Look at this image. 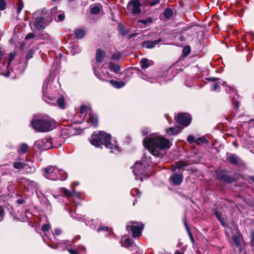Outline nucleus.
I'll return each instance as SVG.
<instances>
[{"label": "nucleus", "mask_w": 254, "mask_h": 254, "mask_svg": "<svg viewBox=\"0 0 254 254\" xmlns=\"http://www.w3.org/2000/svg\"><path fill=\"white\" fill-rule=\"evenodd\" d=\"M143 142L149 152L156 157H162L164 150L170 148L172 145L169 139L156 134L145 137Z\"/></svg>", "instance_id": "f257e3e1"}, {"label": "nucleus", "mask_w": 254, "mask_h": 254, "mask_svg": "<svg viewBox=\"0 0 254 254\" xmlns=\"http://www.w3.org/2000/svg\"><path fill=\"white\" fill-rule=\"evenodd\" d=\"M90 143L96 147L104 145L107 148L110 149V152L118 153L120 151V148L115 140H113L111 135L104 131H99L98 133H94L90 140Z\"/></svg>", "instance_id": "f03ea898"}, {"label": "nucleus", "mask_w": 254, "mask_h": 254, "mask_svg": "<svg viewBox=\"0 0 254 254\" xmlns=\"http://www.w3.org/2000/svg\"><path fill=\"white\" fill-rule=\"evenodd\" d=\"M32 17L30 25L32 28L38 30L45 29L52 21L51 13L45 8L35 12Z\"/></svg>", "instance_id": "7ed1b4c3"}, {"label": "nucleus", "mask_w": 254, "mask_h": 254, "mask_svg": "<svg viewBox=\"0 0 254 254\" xmlns=\"http://www.w3.org/2000/svg\"><path fill=\"white\" fill-rule=\"evenodd\" d=\"M52 79L49 77L45 80L42 87L43 97L45 100L48 103H51V101H57L58 106L62 109L65 108V103L64 98L60 97L56 99V97L54 96V86L52 85Z\"/></svg>", "instance_id": "20e7f679"}, {"label": "nucleus", "mask_w": 254, "mask_h": 254, "mask_svg": "<svg viewBox=\"0 0 254 254\" xmlns=\"http://www.w3.org/2000/svg\"><path fill=\"white\" fill-rule=\"evenodd\" d=\"M33 128L40 132H47L55 127V122L48 116L34 118L31 122Z\"/></svg>", "instance_id": "39448f33"}, {"label": "nucleus", "mask_w": 254, "mask_h": 254, "mask_svg": "<svg viewBox=\"0 0 254 254\" xmlns=\"http://www.w3.org/2000/svg\"><path fill=\"white\" fill-rule=\"evenodd\" d=\"M80 113L81 114L85 113L84 119L87 123H90L94 127L97 126V117L92 112L90 107H88L85 105L82 106L80 108Z\"/></svg>", "instance_id": "423d86ee"}, {"label": "nucleus", "mask_w": 254, "mask_h": 254, "mask_svg": "<svg viewBox=\"0 0 254 254\" xmlns=\"http://www.w3.org/2000/svg\"><path fill=\"white\" fill-rule=\"evenodd\" d=\"M143 227L144 225L142 223L138 224V223L131 222L127 223L126 228L128 231L132 232L133 238H138L140 236Z\"/></svg>", "instance_id": "0eeeda50"}, {"label": "nucleus", "mask_w": 254, "mask_h": 254, "mask_svg": "<svg viewBox=\"0 0 254 254\" xmlns=\"http://www.w3.org/2000/svg\"><path fill=\"white\" fill-rule=\"evenodd\" d=\"M146 169L147 167L143 164V163L141 162H136L134 164L132 170L133 174L136 177L135 179H140L141 181H142V176H145Z\"/></svg>", "instance_id": "6e6552de"}, {"label": "nucleus", "mask_w": 254, "mask_h": 254, "mask_svg": "<svg viewBox=\"0 0 254 254\" xmlns=\"http://www.w3.org/2000/svg\"><path fill=\"white\" fill-rule=\"evenodd\" d=\"M141 6L140 0H131L127 5V9L132 15H137L141 12Z\"/></svg>", "instance_id": "1a4fd4ad"}, {"label": "nucleus", "mask_w": 254, "mask_h": 254, "mask_svg": "<svg viewBox=\"0 0 254 254\" xmlns=\"http://www.w3.org/2000/svg\"><path fill=\"white\" fill-rule=\"evenodd\" d=\"M43 170L44 171L43 176L47 179L52 181H56V179H61L59 177H55L54 174H57V173H60V171H58L56 166H50L43 169Z\"/></svg>", "instance_id": "9d476101"}, {"label": "nucleus", "mask_w": 254, "mask_h": 254, "mask_svg": "<svg viewBox=\"0 0 254 254\" xmlns=\"http://www.w3.org/2000/svg\"><path fill=\"white\" fill-rule=\"evenodd\" d=\"M34 144L36 148L44 150L49 149L53 147L52 139L51 137L37 140Z\"/></svg>", "instance_id": "9b49d317"}, {"label": "nucleus", "mask_w": 254, "mask_h": 254, "mask_svg": "<svg viewBox=\"0 0 254 254\" xmlns=\"http://www.w3.org/2000/svg\"><path fill=\"white\" fill-rule=\"evenodd\" d=\"M105 57V53L103 51L100 49L97 50L95 58L97 65L96 66H94V74L98 78L100 79L101 78L102 75L98 70V68H99V66L100 65L101 63L103 62Z\"/></svg>", "instance_id": "f8f14e48"}, {"label": "nucleus", "mask_w": 254, "mask_h": 254, "mask_svg": "<svg viewBox=\"0 0 254 254\" xmlns=\"http://www.w3.org/2000/svg\"><path fill=\"white\" fill-rule=\"evenodd\" d=\"M191 118L188 113H180L177 116V123L184 127L188 126L191 122Z\"/></svg>", "instance_id": "ddd939ff"}, {"label": "nucleus", "mask_w": 254, "mask_h": 254, "mask_svg": "<svg viewBox=\"0 0 254 254\" xmlns=\"http://www.w3.org/2000/svg\"><path fill=\"white\" fill-rule=\"evenodd\" d=\"M226 159L230 163L234 165H241L244 164L242 160L235 154L230 153Z\"/></svg>", "instance_id": "4468645a"}, {"label": "nucleus", "mask_w": 254, "mask_h": 254, "mask_svg": "<svg viewBox=\"0 0 254 254\" xmlns=\"http://www.w3.org/2000/svg\"><path fill=\"white\" fill-rule=\"evenodd\" d=\"M183 176L182 174L174 173L170 178L171 183L174 186H179L182 182Z\"/></svg>", "instance_id": "2eb2a0df"}, {"label": "nucleus", "mask_w": 254, "mask_h": 254, "mask_svg": "<svg viewBox=\"0 0 254 254\" xmlns=\"http://www.w3.org/2000/svg\"><path fill=\"white\" fill-rule=\"evenodd\" d=\"M122 246L127 248L130 251H134L135 252H137L138 249L136 245L128 238L125 240L124 242L122 243Z\"/></svg>", "instance_id": "dca6fc26"}, {"label": "nucleus", "mask_w": 254, "mask_h": 254, "mask_svg": "<svg viewBox=\"0 0 254 254\" xmlns=\"http://www.w3.org/2000/svg\"><path fill=\"white\" fill-rule=\"evenodd\" d=\"M163 41V39L162 38H159L156 40L154 41H149L147 40L143 41L142 43V47L146 49H152L154 48L157 44Z\"/></svg>", "instance_id": "f3484780"}, {"label": "nucleus", "mask_w": 254, "mask_h": 254, "mask_svg": "<svg viewBox=\"0 0 254 254\" xmlns=\"http://www.w3.org/2000/svg\"><path fill=\"white\" fill-rule=\"evenodd\" d=\"M218 178L224 181L226 184H231L234 181V179L233 177L230 176L223 173L221 172L218 175Z\"/></svg>", "instance_id": "a211bd4d"}, {"label": "nucleus", "mask_w": 254, "mask_h": 254, "mask_svg": "<svg viewBox=\"0 0 254 254\" xmlns=\"http://www.w3.org/2000/svg\"><path fill=\"white\" fill-rule=\"evenodd\" d=\"M28 190H31L32 191L36 190L38 188V184L33 181L27 180L26 182L25 185Z\"/></svg>", "instance_id": "6ab92c4d"}, {"label": "nucleus", "mask_w": 254, "mask_h": 254, "mask_svg": "<svg viewBox=\"0 0 254 254\" xmlns=\"http://www.w3.org/2000/svg\"><path fill=\"white\" fill-rule=\"evenodd\" d=\"M24 169L27 173H33L36 171V168L33 162L29 163H26V166L24 167Z\"/></svg>", "instance_id": "aec40b11"}, {"label": "nucleus", "mask_w": 254, "mask_h": 254, "mask_svg": "<svg viewBox=\"0 0 254 254\" xmlns=\"http://www.w3.org/2000/svg\"><path fill=\"white\" fill-rule=\"evenodd\" d=\"M13 167L19 171L22 169H24L26 166V163L24 162H20V159H17L16 161L13 163Z\"/></svg>", "instance_id": "412c9836"}, {"label": "nucleus", "mask_w": 254, "mask_h": 254, "mask_svg": "<svg viewBox=\"0 0 254 254\" xmlns=\"http://www.w3.org/2000/svg\"><path fill=\"white\" fill-rule=\"evenodd\" d=\"M111 84L116 88H121L123 87L125 85L126 83L124 81H118L114 80H111L109 81Z\"/></svg>", "instance_id": "4be33fe9"}, {"label": "nucleus", "mask_w": 254, "mask_h": 254, "mask_svg": "<svg viewBox=\"0 0 254 254\" xmlns=\"http://www.w3.org/2000/svg\"><path fill=\"white\" fill-rule=\"evenodd\" d=\"M69 51L70 53L72 55H75L77 54H79L81 51V48L76 44H72L69 48Z\"/></svg>", "instance_id": "5701e85b"}, {"label": "nucleus", "mask_w": 254, "mask_h": 254, "mask_svg": "<svg viewBox=\"0 0 254 254\" xmlns=\"http://www.w3.org/2000/svg\"><path fill=\"white\" fill-rule=\"evenodd\" d=\"M206 79L214 82L212 85V90L215 91L218 89L219 87L218 84L219 83V82L218 81L219 80V79L215 77H208Z\"/></svg>", "instance_id": "b1692460"}, {"label": "nucleus", "mask_w": 254, "mask_h": 254, "mask_svg": "<svg viewBox=\"0 0 254 254\" xmlns=\"http://www.w3.org/2000/svg\"><path fill=\"white\" fill-rule=\"evenodd\" d=\"M61 190H63L64 194L67 197L70 196L71 195H74L75 196H78V194L75 190L74 187L72 188V192H70L65 188H62Z\"/></svg>", "instance_id": "393cba45"}, {"label": "nucleus", "mask_w": 254, "mask_h": 254, "mask_svg": "<svg viewBox=\"0 0 254 254\" xmlns=\"http://www.w3.org/2000/svg\"><path fill=\"white\" fill-rule=\"evenodd\" d=\"M102 8V6L100 4H95L91 6L90 12L91 13L96 15L98 14Z\"/></svg>", "instance_id": "a878e982"}, {"label": "nucleus", "mask_w": 254, "mask_h": 254, "mask_svg": "<svg viewBox=\"0 0 254 254\" xmlns=\"http://www.w3.org/2000/svg\"><path fill=\"white\" fill-rule=\"evenodd\" d=\"M58 171H62L61 172H60V173H57V174H54L55 177H59L61 178V179H56V180H61V181H64L67 179V174L62 169H58Z\"/></svg>", "instance_id": "bb28decb"}, {"label": "nucleus", "mask_w": 254, "mask_h": 254, "mask_svg": "<svg viewBox=\"0 0 254 254\" xmlns=\"http://www.w3.org/2000/svg\"><path fill=\"white\" fill-rule=\"evenodd\" d=\"M109 69L111 71L118 73L121 70V66L119 64H116L113 63H110L109 64Z\"/></svg>", "instance_id": "cd10ccee"}, {"label": "nucleus", "mask_w": 254, "mask_h": 254, "mask_svg": "<svg viewBox=\"0 0 254 254\" xmlns=\"http://www.w3.org/2000/svg\"><path fill=\"white\" fill-rule=\"evenodd\" d=\"M140 63L141 68L142 69H146L152 64V62L151 61H148L146 59H143L141 61Z\"/></svg>", "instance_id": "c85d7f7f"}, {"label": "nucleus", "mask_w": 254, "mask_h": 254, "mask_svg": "<svg viewBox=\"0 0 254 254\" xmlns=\"http://www.w3.org/2000/svg\"><path fill=\"white\" fill-rule=\"evenodd\" d=\"M241 236L240 234L234 235L233 237V241L237 247L241 245Z\"/></svg>", "instance_id": "c756f323"}, {"label": "nucleus", "mask_w": 254, "mask_h": 254, "mask_svg": "<svg viewBox=\"0 0 254 254\" xmlns=\"http://www.w3.org/2000/svg\"><path fill=\"white\" fill-rule=\"evenodd\" d=\"M181 128L179 127H170L167 129V133L170 134L175 135L180 131Z\"/></svg>", "instance_id": "7c9ffc66"}, {"label": "nucleus", "mask_w": 254, "mask_h": 254, "mask_svg": "<svg viewBox=\"0 0 254 254\" xmlns=\"http://www.w3.org/2000/svg\"><path fill=\"white\" fill-rule=\"evenodd\" d=\"M161 0H153L149 1V0H145V2L146 6L153 7L160 3Z\"/></svg>", "instance_id": "2f4dec72"}, {"label": "nucleus", "mask_w": 254, "mask_h": 254, "mask_svg": "<svg viewBox=\"0 0 254 254\" xmlns=\"http://www.w3.org/2000/svg\"><path fill=\"white\" fill-rule=\"evenodd\" d=\"M51 226L48 224H44L42 227V230L44 232V235L48 237V235L49 233V230L50 229Z\"/></svg>", "instance_id": "473e14b6"}, {"label": "nucleus", "mask_w": 254, "mask_h": 254, "mask_svg": "<svg viewBox=\"0 0 254 254\" xmlns=\"http://www.w3.org/2000/svg\"><path fill=\"white\" fill-rule=\"evenodd\" d=\"M28 147L27 144L22 143L20 145V147L18 150V152L20 154H24L26 152Z\"/></svg>", "instance_id": "72a5a7b5"}, {"label": "nucleus", "mask_w": 254, "mask_h": 254, "mask_svg": "<svg viewBox=\"0 0 254 254\" xmlns=\"http://www.w3.org/2000/svg\"><path fill=\"white\" fill-rule=\"evenodd\" d=\"M153 20L152 18L150 17H148L146 19H139L137 20L138 23H142L144 25H146L147 24H150L152 23Z\"/></svg>", "instance_id": "f704fd0d"}, {"label": "nucleus", "mask_w": 254, "mask_h": 254, "mask_svg": "<svg viewBox=\"0 0 254 254\" xmlns=\"http://www.w3.org/2000/svg\"><path fill=\"white\" fill-rule=\"evenodd\" d=\"M195 142L197 144L200 145L203 143H207L208 140L204 136H202L197 138L195 140Z\"/></svg>", "instance_id": "c9c22d12"}, {"label": "nucleus", "mask_w": 254, "mask_h": 254, "mask_svg": "<svg viewBox=\"0 0 254 254\" xmlns=\"http://www.w3.org/2000/svg\"><path fill=\"white\" fill-rule=\"evenodd\" d=\"M75 34L78 38H82L85 35V32L82 29H77L75 31Z\"/></svg>", "instance_id": "e433bc0d"}, {"label": "nucleus", "mask_w": 254, "mask_h": 254, "mask_svg": "<svg viewBox=\"0 0 254 254\" xmlns=\"http://www.w3.org/2000/svg\"><path fill=\"white\" fill-rule=\"evenodd\" d=\"M190 52V48L189 46H185L182 51V54L183 57H187L189 55Z\"/></svg>", "instance_id": "4c0bfd02"}, {"label": "nucleus", "mask_w": 254, "mask_h": 254, "mask_svg": "<svg viewBox=\"0 0 254 254\" xmlns=\"http://www.w3.org/2000/svg\"><path fill=\"white\" fill-rule=\"evenodd\" d=\"M164 16L166 18H170L173 15V12L171 8H166L164 12Z\"/></svg>", "instance_id": "58836bf2"}, {"label": "nucleus", "mask_w": 254, "mask_h": 254, "mask_svg": "<svg viewBox=\"0 0 254 254\" xmlns=\"http://www.w3.org/2000/svg\"><path fill=\"white\" fill-rule=\"evenodd\" d=\"M214 213L216 218L220 221L221 225L225 227L226 223H225L224 219L221 217V215L219 214V212L218 211H215Z\"/></svg>", "instance_id": "ea45409f"}, {"label": "nucleus", "mask_w": 254, "mask_h": 254, "mask_svg": "<svg viewBox=\"0 0 254 254\" xmlns=\"http://www.w3.org/2000/svg\"><path fill=\"white\" fill-rule=\"evenodd\" d=\"M24 6L23 2L22 0H18L17 13L19 14L23 9Z\"/></svg>", "instance_id": "a19ab883"}, {"label": "nucleus", "mask_w": 254, "mask_h": 254, "mask_svg": "<svg viewBox=\"0 0 254 254\" xmlns=\"http://www.w3.org/2000/svg\"><path fill=\"white\" fill-rule=\"evenodd\" d=\"M187 163L185 162H178L175 164L176 168L181 169L183 167H186Z\"/></svg>", "instance_id": "79ce46f5"}, {"label": "nucleus", "mask_w": 254, "mask_h": 254, "mask_svg": "<svg viewBox=\"0 0 254 254\" xmlns=\"http://www.w3.org/2000/svg\"><path fill=\"white\" fill-rule=\"evenodd\" d=\"M184 223L185 227H186L188 232L189 233V234L190 239L191 240V241L193 240V236H192V234L190 233L189 228L187 224L186 221L185 220H184Z\"/></svg>", "instance_id": "37998d69"}, {"label": "nucleus", "mask_w": 254, "mask_h": 254, "mask_svg": "<svg viewBox=\"0 0 254 254\" xmlns=\"http://www.w3.org/2000/svg\"><path fill=\"white\" fill-rule=\"evenodd\" d=\"M4 216V211L3 207L0 205V222H1Z\"/></svg>", "instance_id": "c03bdc74"}, {"label": "nucleus", "mask_w": 254, "mask_h": 254, "mask_svg": "<svg viewBox=\"0 0 254 254\" xmlns=\"http://www.w3.org/2000/svg\"><path fill=\"white\" fill-rule=\"evenodd\" d=\"M195 137L192 135H189L188 136V138H187V141L190 143H192L194 142H195Z\"/></svg>", "instance_id": "a18cd8bd"}, {"label": "nucleus", "mask_w": 254, "mask_h": 254, "mask_svg": "<svg viewBox=\"0 0 254 254\" xmlns=\"http://www.w3.org/2000/svg\"><path fill=\"white\" fill-rule=\"evenodd\" d=\"M130 194L132 195H140V192L139 190L138 189H134L133 190H132L130 191Z\"/></svg>", "instance_id": "49530a36"}, {"label": "nucleus", "mask_w": 254, "mask_h": 254, "mask_svg": "<svg viewBox=\"0 0 254 254\" xmlns=\"http://www.w3.org/2000/svg\"><path fill=\"white\" fill-rule=\"evenodd\" d=\"M43 204H45L47 206V208H51V203L47 198H45V200L43 201Z\"/></svg>", "instance_id": "de8ad7c7"}, {"label": "nucleus", "mask_w": 254, "mask_h": 254, "mask_svg": "<svg viewBox=\"0 0 254 254\" xmlns=\"http://www.w3.org/2000/svg\"><path fill=\"white\" fill-rule=\"evenodd\" d=\"M6 3L4 0H0V9L4 10L5 8Z\"/></svg>", "instance_id": "09e8293b"}, {"label": "nucleus", "mask_w": 254, "mask_h": 254, "mask_svg": "<svg viewBox=\"0 0 254 254\" xmlns=\"http://www.w3.org/2000/svg\"><path fill=\"white\" fill-rule=\"evenodd\" d=\"M14 56H15L14 54H13V53H11L9 54L7 66L10 65V63L14 60Z\"/></svg>", "instance_id": "8fccbe9b"}, {"label": "nucleus", "mask_w": 254, "mask_h": 254, "mask_svg": "<svg viewBox=\"0 0 254 254\" xmlns=\"http://www.w3.org/2000/svg\"><path fill=\"white\" fill-rule=\"evenodd\" d=\"M121 57V54L119 53H116L112 55V59L114 60H118Z\"/></svg>", "instance_id": "3c124183"}, {"label": "nucleus", "mask_w": 254, "mask_h": 254, "mask_svg": "<svg viewBox=\"0 0 254 254\" xmlns=\"http://www.w3.org/2000/svg\"><path fill=\"white\" fill-rule=\"evenodd\" d=\"M251 245L252 246H254V230H253L251 232Z\"/></svg>", "instance_id": "603ef678"}, {"label": "nucleus", "mask_w": 254, "mask_h": 254, "mask_svg": "<svg viewBox=\"0 0 254 254\" xmlns=\"http://www.w3.org/2000/svg\"><path fill=\"white\" fill-rule=\"evenodd\" d=\"M61 233V230L59 228H56L54 230L53 235L55 236H58Z\"/></svg>", "instance_id": "864d4df0"}, {"label": "nucleus", "mask_w": 254, "mask_h": 254, "mask_svg": "<svg viewBox=\"0 0 254 254\" xmlns=\"http://www.w3.org/2000/svg\"><path fill=\"white\" fill-rule=\"evenodd\" d=\"M58 18L59 21H63L64 19V13H60L58 15Z\"/></svg>", "instance_id": "5fc2aeb1"}, {"label": "nucleus", "mask_w": 254, "mask_h": 254, "mask_svg": "<svg viewBox=\"0 0 254 254\" xmlns=\"http://www.w3.org/2000/svg\"><path fill=\"white\" fill-rule=\"evenodd\" d=\"M101 231H108V227H107V226H102V227H99L98 230H97V231L98 232H100Z\"/></svg>", "instance_id": "6e6d98bb"}, {"label": "nucleus", "mask_w": 254, "mask_h": 254, "mask_svg": "<svg viewBox=\"0 0 254 254\" xmlns=\"http://www.w3.org/2000/svg\"><path fill=\"white\" fill-rule=\"evenodd\" d=\"M34 37V34L33 33H30L26 35V36L25 37V39L26 40L29 39L33 38Z\"/></svg>", "instance_id": "4d7b16f0"}, {"label": "nucleus", "mask_w": 254, "mask_h": 254, "mask_svg": "<svg viewBox=\"0 0 254 254\" xmlns=\"http://www.w3.org/2000/svg\"><path fill=\"white\" fill-rule=\"evenodd\" d=\"M33 57V52L30 51L26 55V58L27 59H30Z\"/></svg>", "instance_id": "13d9d810"}, {"label": "nucleus", "mask_w": 254, "mask_h": 254, "mask_svg": "<svg viewBox=\"0 0 254 254\" xmlns=\"http://www.w3.org/2000/svg\"><path fill=\"white\" fill-rule=\"evenodd\" d=\"M68 252L70 254H79L77 251L74 250L73 249H69L68 250Z\"/></svg>", "instance_id": "bf43d9fd"}, {"label": "nucleus", "mask_w": 254, "mask_h": 254, "mask_svg": "<svg viewBox=\"0 0 254 254\" xmlns=\"http://www.w3.org/2000/svg\"><path fill=\"white\" fill-rule=\"evenodd\" d=\"M72 129H73V128L72 127H69V128H65V129H64V130H68L70 131L69 135H75V133L76 132H77V131H75V130L74 132H72V131L71 130Z\"/></svg>", "instance_id": "052dcab7"}, {"label": "nucleus", "mask_w": 254, "mask_h": 254, "mask_svg": "<svg viewBox=\"0 0 254 254\" xmlns=\"http://www.w3.org/2000/svg\"><path fill=\"white\" fill-rule=\"evenodd\" d=\"M24 200L22 199H19L17 200V203H18L19 204H22L24 203Z\"/></svg>", "instance_id": "680f3d73"}, {"label": "nucleus", "mask_w": 254, "mask_h": 254, "mask_svg": "<svg viewBox=\"0 0 254 254\" xmlns=\"http://www.w3.org/2000/svg\"><path fill=\"white\" fill-rule=\"evenodd\" d=\"M142 132L143 135H145L148 133V131L145 129L143 130Z\"/></svg>", "instance_id": "e2e57ef3"}, {"label": "nucleus", "mask_w": 254, "mask_h": 254, "mask_svg": "<svg viewBox=\"0 0 254 254\" xmlns=\"http://www.w3.org/2000/svg\"><path fill=\"white\" fill-rule=\"evenodd\" d=\"M249 179L250 180H251L254 183V176H250L249 177Z\"/></svg>", "instance_id": "0e129e2a"}, {"label": "nucleus", "mask_w": 254, "mask_h": 254, "mask_svg": "<svg viewBox=\"0 0 254 254\" xmlns=\"http://www.w3.org/2000/svg\"><path fill=\"white\" fill-rule=\"evenodd\" d=\"M175 254H184L183 253L179 251H176L175 252Z\"/></svg>", "instance_id": "69168bd1"}, {"label": "nucleus", "mask_w": 254, "mask_h": 254, "mask_svg": "<svg viewBox=\"0 0 254 254\" xmlns=\"http://www.w3.org/2000/svg\"><path fill=\"white\" fill-rule=\"evenodd\" d=\"M2 56H3V54H2V52L0 51V60L2 58Z\"/></svg>", "instance_id": "338daca9"}, {"label": "nucleus", "mask_w": 254, "mask_h": 254, "mask_svg": "<svg viewBox=\"0 0 254 254\" xmlns=\"http://www.w3.org/2000/svg\"><path fill=\"white\" fill-rule=\"evenodd\" d=\"M229 88L230 91H232L233 92L235 91V89L233 88H232L231 87H229Z\"/></svg>", "instance_id": "774afa93"}]
</instances>
